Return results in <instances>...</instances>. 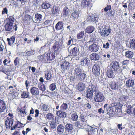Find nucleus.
<instances>
[{
    "label": "nucleus",
    "instance_id": "obj_1",
    "mask_svg": "<svg viewBox=\"0 0 135 135\" xmlns=\"http://www.w3.org/2000/svg\"><path fill=\"white\" fill-rule=\"evenodd\" d=\"M14 15L9 16L8 15L7 18L5 20L4 28L6 31L10 32L14 31H16L17 30L18 27L17 25L14 24L15 18Z\"/></svg>",
    "mask_w": 135,
    "mask_h": 135
},
{
    "label": "nucleus",
    "instance_id": "obj_2",
    "mask_svg": "<svg viewBox=\"0 0 135 135\" xmlns=\"http://www.w3.org/2000/svg\"><path fill=\"white\" fill-rule=\"evenodd\" d=\"M82 70L79 67L75 68L74 73L75 78L77 80L83 81L85 79L86 75V74L82 73Z\"/></svg>",
    "mask_w": 135,
    "mask_h": 135
},
{
    "label": "nucleus",
    "instance_id": "obj_3",
    "mask_svg": "<svg viewBox=\"0 0 135 135\" xmlns=\"http://www.w3.org/2000/svg\"><path fill=\"white\" fill-rule=\"evenodd\" d=\"M80 122H77L75 123V124L77 127L82 128L85 126L87 119L86 116L82 114L80 115Z\"/></svg>",
    "mask_w": 135,
    "mask_h": 135
},
{
    "label": "nucleus",
    "instance_id": "obj_4",
    "mask_svg": "<svg viewBox=\"0 0 135 135\" xmlns=\"http://www.w3.org/2000/svg\"><path fill=\"white\" fill-rule=\"evenodd\" d=\"M110 68L114 71H116L117 73L120 74L122 73L123 70L122 68L119 66V63L116 61H113L111 63Z\"/></svg>",
    "mask_w": 135,
    "mask_h": 135
},
{
    "label": "nucleus",
    "instance_id": "obj_5",
    "mask_svg": "<svg viewBox=\"0 0 135 135\" xmlns=\"http://www.w3.org/2000/svg\"><path fill=\"white\" fill-rule=\"evenodd\" d=\"M100 32L101 35L103 37L108 36L111 32L109 26L104 25L103 26Z\"/></svg>",
    "mask_w": 135,
    "mask_h": 135
},
{
    "label": "nucleus",
    "instance_id": "obj_6",
    "mask_svg": "<svg viewBox=\"0 0 135 135\" xmlns=\"http://www.w3.org/2000/svg\"><path fill=\"white\" fill-rule=\"evenodd\" d=\"M105 97L103 93L100 91L95 94L94 100L97 102H102L104 99Z\"/></svg>",
    "mask_w": 135,
    "mask_h": 135
},
{
    "label": "nucleus",
    "instance_id": "obj_7",
    "mask_svg": "<svg viewBox=\"0 0 135 135\" xmlns=\"http://www.w3.org/2000/svg\"><path fill=\"white\" fill-rule=\"evenodd\" d=\"M99 61H97L93 65L92 72L95 76L98 77L100 74V67Z\"/></svg>",
    "mask_w": 135,
    "mask_h": 135
},
{
    "label": "nucleus",
    "instance_id": "obj_8",
    "mask_svg": "<svg viewBox=\"0 0 135 135\" xmlns=\"http://www.w3.org/2000/svg\"><path fill=\"white\" fill-rule=\"evenodd\" d=\"M62 45L58 42L55 43L51 48L52 52L55 54H59L60 49H61Z\"/></svg>",
    "mask_w": 135,
    "mask_h": 135
},
{
    "label": "nucleus",
    "instance_id": "obj_9",
    "mask_svg": "<svg viewBox=\"0 0 135 135\" xmlns=\"http://www.w3.org/2000/svg\"><path fill=\"white\" fill-rule=\"evenodd\" d=\"M108 107L107 109L108 110H109L108 113L110 115H112L113 114V113L118 112V110L119 111H121V109L119 108L118 107V106L115 105L112 106V105H110L108 106Z\"/></svg>",
    "mask_w": 135,
    "mask_h": 135
},
{
    "label": "nucleus",
    "instance_id": "obj_10",
    "mask_svg": "<svg viewBox=\"0 0 135 135\" xmlns=\"http://www.w3.org/2000/svg\"><path fill=\"white\" fill-rule=\"evenodd\" d=\"M92 0H82L81 1V6L83 8H91L93 5L91 3Z\"/></svg>",
    "mask_w": 135,
    "mask_h": 135
},
{
    "label": "nucleus",
    "instance_id": "obj_11",
    "mask_svg": "<svg viewBox=\"0 0 135 135\" xmlns=\"http://www.w3.org/2000/svg\"><path fill=\"white\" fill-rule=\"evenodd\" d=\"M14 120L12 118L7 117L5 120L4 123L6 128L9 129L13 127Z\"/></svg>",
    "mask_w": 135,
    "mask_h": 135
},
{
    "label": "nucleus",
    "instance_id": "obj_12",
    "mask_svg": "<svg viewBox=\"0 0 135 135\" xmlns=\"http://www.w3.org/2000/svg\"><path fill=\"white\" fill-rule=\"evenodd\" d=\"M98 16L96 14L89 15L87 17L88 21L92 23H95L98 21Z\"/></svg>",
    "mask_w": 135,
    "mask_h": 135
},
{
    "label": "nucleus",
    "instance_id": "obj_13",
    "mask_svg": "<svg viewBox=\"0 0 135 135\" xmlns=\"http://www.w3.org/2000/svg\"><path fill=\"white\" fill-rule=\"evenodd\" d=\"M45 57L46 61V62L51 61L54 60L55 58V54L53 52H50L47 53H45Z\"/></svg>",
    "mask_w": 135,
    "mask_h": 135
},
{
    "label": "nucleus",
    "instance_id": "obj_14",
    "mask_svg": "<svg viewBox=\"0 0 135 135\" xmlns=\"http://www.w3.org/2000/svg\"><path fill=\"white\" fill-rule=\"evenodd\" d=\"M65 133L67 134H72L73 132V126L72 124L71 123H67L65 126Z\"/></svg>",
    "mask_w": 135,
    "mask_h": 135
},
{
    "label": "nucleus",
    "instance_id": "obj_15",
    "mask_svg": "<svg viewBox=\"0 0 135 135\" xmlns=\"http://www.w3.org/2000/svg\"><path fill=\"white\" fill-rule=\"evenodd\" d=\"M89 87V89L93 92H94L95 94L99 91L98 90L97 84L95 81H93V82H92Z\"/></svg>",
    "mask_w": 135,
    "mask_h": 135
},
{
    "label": "nucleus",
    "instance_id": "obj_16",
    "mask_svg": "<svg viewBox=\"0 0 135 135\" xmlns=\"http://www.w3.org/2000/svg\"><path fill=\"white\" fill-rule=\"evenodd\" d=\"M25 125V124H23L18 120H16L15 122L14 125L11 128V130H13L17 128H21L23 127Z\"/></svg>",
    "mask_w": 135,
    "mask_h": 135
},
{
    "label": "nucleus",
    "instance_id": "obj_17",
    "mask_svg": "<svg viewBox=\"0 0 135 135\" xmlns=\"http://www.w3.org/2000/svg\"><path fill=\"white\" fill-rule=\"evenodd\" d=\"M88 49L91 52H96L99 50V48L98 45L93 43L89 46Z\"/></svg>",
    "mask_w": 135,
    "mask_h": 135
},
{
    "label": "nucleus",
    "instance_id": "obj_18",
    "mask_svg": "<svg viewBox=\"0 0 135 135\" xmlns=\"http://www.w3.org/2000/svg\"><path fill=\"white\" fill-rule=\"evenodd\" d=\"M71 56H76L79 54V48L77 47H74L71 49L70 53Z\"/></svg>",
    "mask_w": 135,
    "mask_h": 135
},
{
    "label": "nucleus",
    "instance_id": "obj_19",
    "mask_svg": "<svg viewBox=\"0 0 135 135\" xmlns=\"http://www.w3.org/2000/svg\"><path fill=\"white\" fill-rule=\"evenodd\" d=\"M6 108V105L5 101L0 99V113L4 112Z\"/></svg>",
    "mask_w": 135,
    "mask_h": 135
},
{
    "label": "nucleus",
    "instance_id": "obj_20",
    "mask_svg": "<svg viewBox=\"0 0 135 135\" xmlns=\"http://www.w3.org/2000/svg\"><path fill=\"white\" fill-rule=\"evenodd\" d=\"M69 64L70 63L68 62H63L61 65V69L63 71H65L69 69L70 67Z\"/></svg>",
    "mask_w": 135,
    "mask_h": 135
},
{
    "label": "nucleus",
    "instance_id": "obj_21",
    "mask_svg": "<svg viewBox=\"0 0 135 135\" xmlns=\"http://www.w3.org/2000/svg\"><path fill=\"white\" fill-rule=\"evenodd\" d=\"M30 93L33 95L36 96L38 95L39 94V90L37 88L32 86L30 90Z\"/></svg>",
    "mask_w": 135,
    "mask_h": 135
},
{
    "label": "nucleus",
    "instance_id": "obj_22",
    "mask_svg": "<svg viewBox=\"0 0 135 135\" xmlns=\"http://www.w3.org/2000/svg\"><path fill=\"white\" fill-rule=\"evenodd\" d=\"M65 127L61 124L59 125L57 128V133L60 135L62 134L64 131Z\"/></svg>",
    "mask_w": 135,
    "mask_h": 135
},
{
    "label": "nucleus",
    "instance_id": "obj_23",
    "mask_svg": "<svg viewBox=\"0 0 135 135\" xmlns=\"http://www.w3.org/2000/svg\"><path fill=\"white\" fill-rule=\"evenodd\" d=\"M60 10V8L58 6H54L52 9H51V12L52 14L54 15L59 14Z\"/></svg>",
    "mask_w": 135,
    "mask_h": 135
},
{
    "label": "nucleus",
    "instance_id": "obj_24",
    "mask_svg": "<svg viewBox=\"0 0 135 135\" xmlns=\"http://www.w3.org/2000/svg\"><path fill=\"white\" fill-rule=\"evenodd\" d=\"M56 115L58 117L61 118H65L66 116V113L61 110H58L56 112Z\"/></svg>",
    "mask_w": 135,
    "mask_h": 135
},
{
    "label": "nucleus",
    "instance_id": "obj_25",
    "mask_svg": "<svg viewBox=\"0 0 135 135\" xmlns=\"http://www.w3.org/2000/svg\"><path fill=\"white\" fill-rule=\"evenodd\" d=\"M126 86L128 87H132L134 85V81L132 78L128 79L126 81Z\"/></svg>",
    "mask_w": 135,
    "mask_h": 135
},
{
    "label": "nucleus",
    "instance_id": "obj_26",
    "mask_svg": "<svg viewBox=\"0 0 135 135\" xmlns=\"http://www.w3.org/2000/svg\"><path fill=\"white\" fill-rule=\"evenodd\" d=\"M31 16L29 15H26L23 18V22L25 25H29L30 23V21L31 19Z\"/></svg>",
    "mask_w": 135,
    "mask_h": 135
},
{
    "label": "nucleus",
    "instance_id": "obj_27",
    "mask_svg": "<svg viewBox=\"0 0 135 135\" xmlns=\"http://www.w3.org/2000/svg\"><path fill=\"white\" fill-rule=\"evenodd\" d=\"M63 23L62 21H59L56 24L55 27L57 31L60 30L62 29Z\"/></svg>",
    "mask_w": 135,
    "mask_h": 135
},
{
    "label": "nucleus",
    "instance_id": "obj_28",
    "mask_svg": "<svg viewBox=\"0 0 135 135\" xmlns=\"http://www.w3.org/2000/svg\"><path fill=\"white\" fill-rule=\"evenodd\" d=\"M70 11L67 6H65L62 10V13L63 16L64 17H66L69 16Z\"/></svg>",
    "mask_w": 135,
    "mask_h": 135
},
{
    "label": "nucleus",
    "instance_id": "obj_29",
    "mask_svg": "<svg viewBox=\"0 0 135 135\" xmlns=\"http://www.w3.org/2000/svg\"><path fill=\"white\" fill-rule=\"evenodd\" d=\"M94 92L89 88L86 92V97L88 98L91 99L92 98Z\"/></svg>",
    "mask_w": 135,
    "mask_h": 135
},
{
    "label": "nucleus",
    "instance_id": "obj_30",
    "mask_svg": "<svg viewBox=\"0 0 135 135\" xmlns=\"http://www.w3.org/2000/svg\"><path fill=\"white\" fill-rule=\"evenodd\" d=\"M90 62L89 59L87 57L83 58L81 59V64L83 66H84L88 65Z\"/></svg>",
    "mask_w": 135,
    "mask_h": 135
},
{
    "label": "nucleus",
    "instance_id": "obj_31",
    "mask_svg": "<svg viewBox=\"0 0 135 135\" xmlns=\"http://www.w3.org/2000/svg\"><path fill=\"white\" fill-rule=\"evenodd\" d=\"M90 56L91 60L95 61L99 59V56L98 54L95 53L91 54Z\"/></svg>",
    "mask_w": 135,
    "mask_h": 135
},
{
    "label": "nucleus",
    "instance_id": "obj_32",
    "mask_svg": "<svg viewBox=\"0 0 135 135\" xmlns=\"http://www.w3.org/2000/svg\"><path fill=\"white\" fill-rule=\"evenodd\" d=\"M42 17L41 15L38 13H36L35 15V20L37 22L40 23L42 20Z\"/></svg>",
    "mask_w": 135,
    "mask_h": 135
},
{
    "label": "nucleus",
    "instance_id": "obj_33",
    "mask_svg": "<svg viewBox=\"0 0 135 135\" xmlns=\"http://www.w3.org/2000/svg\"><path fill=\"white\" fill-rule=\"evenodd\" d=\"M134 55V53L133 51L127 50L125 52V56L127 58L131 59Z\"/></svg>",
    "mask_w": 135,
    "mask_h": 135
},
{
    "label": "nucleus",
    "instance_id": "obj_34",
    "mask_svg": "<svg viewBox=\"0 0 135 135\" xmlns=\"http://www.w3.org/2000/svg\"><path fill=\"white\" fill-rule=\"evenodd\" d=\"M94 29L95 28L94 26H89L86 28L85 31V32L87 33H91L94 31Z\"/></svg>",
    "mask_w": 135,
    "mask_h": 135
},
{
    "label": "nucleus",
    "instance_id": "obj_35",
    "mask_svg": "<svg viewBox=\"0 0 135 135\" xmlns=\"http://www.w3.org/2000/svg\"><path fill=\"white\" fill-rule=\"evenodd\" d=\"M85 88V84L81 82L78 83V89L80 91H81L84 90Z\"/></svg>",
    "mask_w": 135,
    "mask_h": 135
},
{
    "label": "nucleus",
    "instance_id": "obj_36",
    "mask_svg": "<svg viewBox=\"0 0 135 135\" xmlns=\"http://www.w3.org/2000/svg\"><path fill=\"white\" fill-rule=\"evenodd\" d=\"M79 13L77 11H74L71 14L70 17L72 19L75 20L77 19L79 17Z\"/></svg>",
    "mask_w": 135,
    "mask_h": 135
},
{
    "label": "nucleus",
    "instance_id": "obj_37",
    "mask_svg": "<svg viewBox=\"0 0 135 135\" xmlns=\"http://www.w3.org/2000/svg\"><path fill=\"white\" fill-rule=\"evenodd\" d=\"M30 93L29 92L26 91H23L21 95V98H29Z\"/></svg>",
    "mask_w": 135,
    "mask_h": 135
},
{
    "label": "nucleus",
    "instance_id": "obj_38",
    "mask_svg": "<svg viewBox=\"0 0 135 135\" xmlns=\"http://www.w3.org/2000/svg\"><path fill=\"white\" fill-rule=\"evenodd\" d=\"M115 72L112 69L110 68L107 71V75L109 78H112L113 77L114 73Z\"/></svg>",
    "mask_w": 135,
    "mask_h": 135
},
{
    "label": "nucleus",
    "instance_id": "obj_39",
    "mask_svg": "<svg viewBox=\"0 0 135 135\" xmlns=\"http://www.w3.org/2000/svg\"><path fill=\"white\" fill-rule=\"evenodd\" d=\"M96 128L90 127L89 130H86L88 135H93L96 132Z\"/></svg>",
    "mask_w": 135,
    "mask_h": 135
},
{
    "label": "nucleus",
    "instance_id": "obj_40",
    "mask_svg": "<svg viewBox=\"0 0 135 135\" xmlns=\"http://www.w3.org/2000/svg\"><path fill=\"white\" fill-rule=\"evenodd\" d=\"M15 39V37L14 36H11L10 38H7V41L8 42V44L9 45H11L14 42Z\"/></svg>",
    "mask_w": 135,
    "mask_h": 135
},
{
    "label": "nucleus",
    "instance_id": "obj_41",
    "mask_svg": "<svg viewBox=\"0 0 135 135\" xmlns=\"http://www.w3.org/2000/svg\"><path fill=\"white\" fill-rule=\"evenodd\" d=\"M111 88L113 90H116L118 88V86L116 83L114 81H112L109 83Z\"/></svg>",
    "mask_w": 135,
    "mask_h": 135
},
{
    "label": "nucleus",
    "instance_id": "obj_42",
    "mask_svg": "<svg viewBox=\"0 0 135 135\" xmlns=\"http://www.w3.org/2000/svg\"><path fill=\"white\" fill-rule=\"evenodd\" d=\"M71 118L72 121H77L78 119V116L76 112H75L73 113L71 115Z\"/></svg>",
    "mask_w": 135,
    "mask_h": 135
},
{
    "label": "nucleus",
    "instance_id": "obj_43",
    "mask_svg": "<svg viewBox=\"0 0 135 135\" xmlns=\"http://www.w3.org/2000/svg\"><path fill=\"white\" fill-rule=\"evenodd\" d=\"M84 36V31H81L78 33L76 35L77 39H80L83 38Z\"/></svg>",
    "mask_w": 135,
    "mask_h": 135
},
{
    "label": "nucleus",
    "instance_id": "obj_44",
    "mask_svg": "<svg viewBox=\"0 0 135 135\" xmlns=\"http://www.w3.org/2000/svg\"><path fill=\"white\" fill-rule=\"evenodd\" d=\"M40 109L42 111L46 112L49 110V109L48 105L45 104H43L40 107Z\"/></svg>",
    "mask_w": 135,
    "mask_h": 135
},
{
    "label": "nucleus",
    "instance_id": "obj_45",
    "mask_svg": "<svg viewBox=\"0 0 135 135\" xmlns=\"http://www.w3.org/2000/svg\"><path fill=\"white\" fill-rule=\"evenodd\" d=\"M45 73V76L46 80H50L52 77L51 74L48 71H47Z\"/></svg>",
    "mask_w": 135,
    "mask_h": 135
},
{
    "label": "nucleus",
    "instance_id": "obj_46",
    "mask_svg": "<svg viewBox=\"0 0 135 135\" xmlns=\"http://www.w3.org/2000/svg\"><path fill=\"white\" fill-rule=\"evenodd\" d=\"M38 87L40 90L42 91H44L45 90V85L43 83H39L38 84Z\"/></svg>",
    "mask_w": 135,
    "mask_h": 135
},
{
    "label": "nucleus",
    "instance_id": "obj_47",
    "mask_svg": "<svg viewBox=\"0 0 135 135\" xmlns=\"http://www.w3.org/2000/svg\"><path fill=\"white\" fill-rule=\"evenodd\" d=\"M68 108V104L66 103H63L60 107V109L62 111H65Z\"/></svg>",
    "mask_w": 135,
    "mask_h": 135
},
{
    "label": "nucleus",
    "instance_id": "obj_48",
    "mask_svg": "<svg viewBox=\"0 0 135 135\" xmlns=\"http://www.w3.org/2000/svg\"><path fill=\"white\" fill-rule=\"evenodd\" d=\"M8 71V70L7 68H6V66L2 65L0 66V71L3 72L4 73H5L6 72H7Z\"/></svg>",
    "mask_w": 135,
    "mask_h": 135
},
{
    "label": "nucleus",
    "instance_id": "obj_49",
    "mask_svg": "<svg viewBox=\"0 0 135 135\" xmlns=\"http://www.w3.org/2000/svg\"><path fill=\"white\" fill-rule=\"evenodd\" d=\"M50 7V4L47 3H43L42 5V8L43 9H48Z\"/></svg>",
    "mask_w": 135,
    "mask_h": 135
},
{
    "label": "nucleus",
    "instance_id": "obj_50",
    "mask_svg": "<svg viewBox=\"0 0 135 135\" xmlns=\"http://www.w3.org/2000/svg\"><path fill=\"white\" fill-rule=\"evenodd\" d=\"M26 106H25L23 107L21 109H20L19 110V111L21 113H22V115L21 116H23L24 115H25L26 114Z\"/></svg>",
    "mask_w": 135,
    "mask_h": 135
},
{
    "label": "nucleus",
    "instance_id": "obj_51",
    "mask_svg": "<svg viewBox=\"0 0 135 135\" xmlns=\"http://www.w3.org/2000/svg\"><path fill=\"white\" fill-rule=\"evenodd\" d=\"M130 46L131 48L135 49V39H132L131 41Z\"/></svg>",
    "mask_w": 135,
    "mask_h": 135
},
{
    "label": "nucleus",
    "instance_id": "obj_52",
    "mask_svg": "<svg viewBox=\"0 0 135 135\" xmlns=\"http://www.w3.org/2000/svg\"><path fill=\"white\" fill-rule=\"evenodd\" d=\"M45 57V54L44 55L38 56L37 58L39 61H43L46 62V60Z\"/></svg>",
    "mask_w": 135,
    "mask_h": 135
},
{
    "label": "nucleus",
    "instance_id": "obj_53",
    "mask_svg": "<svg viewBox=\"0 0 135 135\" xmlns=\"http://www.w3.org/2000/svg\"><path fill=\"white\" fill-rule=\"evenodd\" d=\"M46 118L49 120H53L54 118V116L53 114L50 113H49L46 115Z\"/></svg>",
    "mask_w": 135,
    "mask_h": 135
},
{
    "label": "nucleus",
    "instance_id": "obj_54",
    "mask_svg": "<svg viewBox=\"0 0 135 135\" xmlns=\"http://www.w3.org/2000/svg\"><path fill=\"white\" fill-rule=\"evenodd\" d=\"M89 42V43H91L93 42H95L96 41V37L94 35H92Z\"/></svg>",
    "mask_w": 135,
    "mask_h": 135
},
{
    "label": "nucleus",
    "instance_id": "obj_55",
    "mask_svg": "<svg viewBox=\"0 0 135 135\" xmlns=\"http://www.w3.org/2000/svg\"><path fill=\"white\" fill-rule=\"evenodd\" d=\"M132 107L131 105L128 106L126 111L128 114H131L133 113L132 110Z\"/></svg>",
    "mask_w": 135,
    "mask_h": 135
},
{
    "label": "nucleus",
    "instance_id": "obj_56",
    "mask_svg": "<svg viewBox=\"0 0 135 135\" xmlns=\"http://www.w3.org/2000/svg\"><path fill=\"white\" fill-rule=\"evenodd\" d=\"M56 85L55 83H52L49 86V88L50 90L52 91H53L55 90L56 89Z\"/></svg>",
    "mask_w": 135,
    "mask_h": 135
},
{
    "label": "nucleus",
    "instance_id": "obj_57",
    "mask_svg": "<svg viewBox=\"0 0 135 135\" xmlns=\"http://www.w3.org/2000/svg\"><path fill=\"white\" fill-rule=\"evenodd\" d=\"M11 62V60L8 57L7 59H5L3 61V64L4 65H6L8 64L9 63Z\"/></svg>",
    "mask_w": 135,
    "mask_h": 135
},
{
    "label": "nucleus",
    "instance_id": "obj_58",
    "mask_svg": "<svg viewBox=\"0 0 135 135\" xmlns=\"http://www.w3.org/2000/svg\"><path fill=\"white\" fill-rule=\"evenodd\" d=\"M112 9L111 6L110 5H107L104 8V11L105 12H107L108 11H110Z\"/></svg>",
    "mask_w": 135,
    "mask_h": 135
},
{
    "label": "nucleus",
    "instance_id": "obj_59",
    "mask_svg": "<svg viewBox=\"0 0 135 135\" xmlns=\"http://www.w3.org/2000/svg\"><path fill=\"white\" fill-rule=\"evenodd\" d=\"M51 20H47L44 22V24L45 26H46V27H47L50 26L51 23Z\"/></svg>",
    "mask_w": 135,
    "mask_h": 135
},
{
    "label": "nucleus",
    "instance_id": "obj_60",
    "mask_svg": "<svg viewBox=\"0 0 135 135\" xmlns=\"http://www.w3.org/2000/svg\"><path fill=\"white\" fill-rule=\"evenodd\" d=\"M50 126L53 129L55 128L56 127L55 122H51L50 123Z\"/></svg>",
    "mask_w": 135,
    "mask_h": 135
},
{
    "label": "nucleus",
    "instance_id": "obj_61",
    "mask_svg": "<svg viewBox=\"0 0 135 135\" xmlns=\"http://www.w3.org/2000/svg\"><path fill=\"white\" fill-rule=\"evenodd\" d=\"M20 60L18 57H17L16 58L14 61V64L15 66H17L19 63Z\"/></svg>",
    "mask_w": 135,
    "mask_h": 135
},
{
    "label": "nucleus",
    "instance_id": "obj_62",
    "mask_svg": "<svg viewBox=\"0 0 135 135\" xmlns=\"http://www.w3.org/2000/svg\"><path fill=\"white\" fill-rule=\"evenodd\" d=\"M129 60H126L123 61L121 62V63L122 65H126V66H127V65L129 64Z\"/></svg>",
    "mask_w": 135,
    "mask_h": 135
},
{
    "label": "nucleus",
    "instance_id": "obj_63",
    "mask_svg": "<svg viewBox=\"0 0 135 135\" xmlns=\"http://www.w3.org/2000/svg\"><path fill=\"white\" fill-rule=\"evenodd\" d=\"M8 9L6 7L3 8L2 11V14L3 15L5 14H7L8 13Z\"/></svg>",
    "mask_w": 135,
    "mask_h": 135
},
{
    "label": "nucleus",
    "instance_id": "obj_64",
    "mask_svg": "<svg viewBox=\"0 0 135 135\" xmlns=\"http://www.w3.org/2000/svg\"><path fill=\"white\" fill-rule=\"evenodd\" d=\"M109 45H110L109 43L107 42L106 43V44H103V48L107 49L109 48Z\"/></svg>",
    "mask_w": 135,
    "mask_h": 135
}]
</instances>
